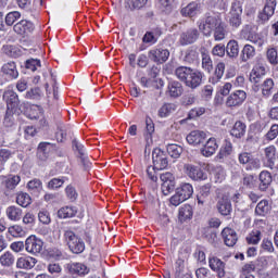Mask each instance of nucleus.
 I'll return each instance as SVG.
<instances>
[{"label":"nucleus","instance_id":"nucleus-52","mask_svg":"<svg viewBox=\"0 0 278 278\" xmlns=\"http://www.w3.org/2000/svg\"><path fill=\"white\" fill-rule=\"evenodd\" d=\"M8 232L12 237H24L25 236L24 228L22 226H18V225L10 226L8 228Z\"/></svg>","mask_w":278,"mask_h":278},{"label":"nucleus","instance_id":"nucleus-28","mask_svg":"<svg viewBox=\"0 0 278 278\" xmlns=\"http://www.w3.org/2000/svg\"><path fill=\"white\" fill-rule=\"evenodd\" d=\"M177 189L185 202L188 201V199H190L194 193L193 186L187 182L179 185Z\"/></svg>","mask_w":278,"mask_h":278},{"label":"nucleus","instance_id":"nucleus-18","mask_svg":"<svg viewBox=\"0 0 278 278\" xmlns=\"http://www.w3.org/2000/svg\"><path fill=\"white\" fill-rule=\"evenodd\" d=\"M36 257L29 256V255H24L21 257H17V269H24V270H30L35 268L36 266Z\"/></svg>","mask_w":278,"mask_h":278},{"label":"nucleus","instance_id":"nucleus-44","mask_svg":"<svg viewBox=\"0 0 278 278\" xmlns=\"http://www.w3.org/2000/svg\"><path fill=\"white\" fill-rule=\"evenodd\" d=\"M202 70L206 73H211L213 71V62L208 53L202 52Z\"/></svg>","mask_w":278,"mask_h":278},{"label":"nucleus","instance_id":"nucleus-6","mask_svg":"<svg viewBox=\"0 0 278 278\" xmlns=\"http://www.w3.org/2000/svg\"><path fill=\"white\" fill-rule=\"evenodd\" d=\"M247 100V92L244 90H236L226 98V108H240Z\"/></svg>","mask_w":278,"mask_h":278},{"label":"nucleus","instance_id":"nucleus-37","mask_svg":"<svg viewBox=\"0 0 278 278\" xmlns=\"http://www.w3.org/2000/svg\"><path fill=\"white\" fill-rule=\"evenodd\" d=\"M77 214V208L73 206H65L58 211V216L60 218H73Z\"/></svg>","mask_w":278,"mask_h":278},{"label":"nucleus","instance_id":"nucleus-10","mask_svg":"<svg viewBox=\"0 0 278 278\" xmlns=\"http://www.w3.org/2000/svg\"><path fill=\"white\" fill-rule=\"evenodd\" d=\"M277 7V1L276 0H266L263 11L260 12L258 14V20L261 23H266L267 21L270 20V17L275 14V10Z\"/></svg>","mask_w":278,"mask_h":278},{"label":"nucleus","instance_id":"nucleus-42","mask_svg":"<svg viewBox=\"0 0 278 278\" xmlns=\"http://www.w3.org/2000/svg\"><path fill=\"white\" fill-rule=\"evenodd\" d=\"M22 17V14L18 11L9 12L4 17V23L12 27V25Z\"/></svg>","mask_w":278,"mask_h":278},{"label":"nucleus","instance_id":"nucleus-49","mask_svg":"<svg viewBox=\"0 0 278 278\" xmlns=\"http://www.w3.org/2000/svg\"><path fill=\"white\" fill-rule=\"evenodd\" d=\"M232 152H233L232 143L226 141L225 146L220 148L218 156H219V159H224L226 156L231 155Z\"/></svg>","mask_w":278,"mask_h":278},{"label":"nucleus","instance_id":"nucleus-35","mask_svg":"<svg viewBox=\"0 0 278 278\" xmlns=\"http://www.w3.org/2000/svg\"><path fill=\"white\" fill-rule=\"evenodd\" d=\"M177 110V105L174 104V103H165L164 105H162L160 109H159V116L160 117H167L169 116L170 114H173L174 112H176Z\"/></svg>","mask_w":278,"mask_h":278},{"label":"nucleus","instance_id":"nucleus-54","mask_svg":"<svg viewBox=\"0 0 278 278\" xmlns=\"http://www.w3.org/2000/svg\"><path fill=\"white\" fill-rule=\"evenodd\" d=\"M148 2V0H132L131 4L130 2H126V9L130 10V11H135L136 9H141L146 5V3Z\"/></svg>","mask_w":278,"mask_h":278},{"label":"nucleus","instance_id":"nucleus-1","mask_svg":"<svg viewBox=\"0 0 278 278\" xmlns=\"http://www.w3.org/2000/svg\"><path fill=\"white\" fill-rule=\"evenodd\" d=\"M65 242H67L68 249L76 254L83 253L86 250L85 242L79 239L73 230H65Z\"/></svg>","mask_w":278,"mask_h":278},{"label":"nucleus","instance_id":"nucleus-31","mask_svg":"<svg viewBox=\"0 0 278 278\" xmlns=\"http://www.w3.org/2000/svg\"><path fill=\"white\" fill-rule=\"evenodd\" d=\"M211 189H212V186L210 184L203 185L200 188V192L197 195L199 204L203 205L207 201L211 194Z\"/></svg>","mask_w":278,"mask_h":278},{"label":"nucleus","instance_id":"nucleus-51","mask_svg":"<svg viewBox=\"0 0 278 278\" xmlns=\"http://www.w3.org/2000/svg\"><path fill=\"white\" fill-rule=\"evenodd\" d=\"M167 153L172 156V157H179L182 153V148L178 144H168L167 146Z\"/></svg>","mask_w":278,"mask_h":278},{"label":"nucleus","instance_id":"nucleus-21","mask_svg":"<svg viewBox=\"0 0 278 278\" xmlns=\"http://www.w3.org/2000/svg\"><path fill=\"white\" fill-rule=\"evenodd\" d=\"M202 78L203 76L201 72H197V70L192 68L191 72L189 73V78L185 85L191 89H195L199 86H201Z\"/></svg>","mask_w":278,"mask_h":278},{"label":"nucleus","instance_id":"nucleus-3","mask_svg":"<svg viewBox=\"0 0 278 278\" xmlns=\"http://www.w3.org/2000/svg\"><path fill=\"white\" fill-rule=\"evenodd\" d=\"M217 210L220 215L229 216L232 211V204L228 194H224L223 190H217Z\"/></svg>","mask_w":278,"mask_h":278},{"label":"nucleus","instance_id":"nucleus-2","mask_svg":"<svg viewBox=\"0 0 278 278\" xmlns=\"http://www.w3.org/2000/svg\"><path fill=\"white\" fill-rule=\"evenodd\" d=\"M222 21L219 15H208L205 21L199 25V28L204 36H211L212 31H215V28L217 25H220Z\"/></svg>","mask_w":278,"mask_h":278},{"label":"nucleus","instance_id":"nucleus-47","mask_svg":"<svg viewBox=\"0 0 278 278\" xmlns=\"http://www.w3.org/2000/svg\"><path fill=\"white\" fill-rule=\"evenodd\" d=\"M266 59L267 61L273 64L274 66H277L278 64V52L275 48H270L266 51Z\"/></svg>","mask_w":278,"mask_h":278},{"label":"nucleus","instance_id":"nucleus-53","mask_svg":"<svg viewBox=\"0 0 278 278\" xmlns=\"http://www.w3.org/2000/svg\"><path fill=\"white\" fill-rule=\"evenodd\" d=\"M65 195H67V199L71 202H76V200L78 198L76 188L73 187L72 185H68L67 187H65Z\"/></svg>","mask_w":278,"mask_h":278},{"label":"nucleus","instance_id":"nucleus-22","mask_svg":"<svg viewBox=\"0 0 278 278\" xmlns=\"http://www.w3.org/2000/svg\"><path fill=\"white\" fill-rule=\"evenodd\" d=\"M22 178L20 175H8L4 177L3 185L5 193L14 191L17 185L21 182Z\"/></svg>","mask_w":278,"mask_h":278},{"label":"nucleus","instance_id":"nucleus-7","mask_svg":"<svg viewBox=\"0 0 278 278\" xmlns=\"http://www.w3.org/2000/svg\"><path fill=\"white\" fill-rule=\"evenodd\" d=\"M152 162L156 169H165L168 166V159L165 151L160 148H155L152 151Z\"/></svg>","mask_w":278,"mask_h":278},{"label":"nucleus","instance_id":"nucleus-9","mask_svg":"<svg viewBox=\"0 0 278 278\" xmlns=\"http://www.w3.org/2000/svg\"><path fill=\"white\" fill-rule=\"evenodd\" d=\"M3 100L8 111H16L20 105L18 94L13 89H7L3 94Z\"/></svg>","mask_w":278,"mask_h":278},{"label":"nucleus","instance_id":"nucleus-60","mask_svg":"<svg viewBox=\"0 0 278 278\" xmlns=\"http://www.w3.org/2000/svg\"><path fill=\"white\" fill-rule=\"evenodd\" d=\"M23 224L28 225V227H33L36 224V215L34 213H26L23 217Z\"/></svg>","mask_w":278,"mask_h":278},{"label":"nucleus","instance_id":"nucleus-12","mask_svg":"<svg viewBox=\"0 0 278 278\" xmlns=\"http://www.w3.org/2000/svg\"><path fill=\"white\" fill-rule=\"evenodd\" d=\"M210 268L217 274L218 278H224L226 276V264L220 261L217 256H212L208 258Z\"/></svg>","mask_w":278,"mask_h":278},{"label":"nucleus","instance_id":"nucleus-36","mask_svg":"<svg viewBox=\"0 0 278 278\" xmlns=\"http://www.w3.org/2000/svg\"><path fill=\"white\" fill-rule=\"evenodd\" d=\"M256 55V50L254 47L247 43V46L243 47L241 51V61L247 62L251 59H253Z\"/></svg>","mask_w":278,"mask_h":278},{"label":"nucleus","instance_id":"nucleus-34","mask_svg":"<svg viewBox=\"0 0 278 278\" xmlns=\"http://www.w3.org/2000/svg\"><path fill=\"white\" fill-rule=\"evenodd\" d=\"M269 211H270V205L267 200H262L261 202L257 203V205L255 207V214L257 216H262V217L269 214Z\"/></svg>","mask_w":278,"mask_h":278},{"label":"nucleus","instance_id":"nucleus-38","mask_svg":"<svg viewBox=\"0 0 278 278\" xmlns=\"http://www.w3.org/2000/svg\"><path fill=\"white\" fill-rule=\"evenodd\" d=\"M14 262H15V256L11 252H4L2 255H0V264L4 268H11Z\"/></svg>","mask_w":278,"mask_h":278},{"label":"nucleus","instance_id":"nucleus-20","mask_svg":"<svg viewBox=\"0 0 278 278\" xmlns=\"http://www.w3.org/2000/svg\"><path fill=\"white\" fill-rule=\"evenodd\" d=\"M222 237L226 247H233L238 242L237 232L232 228H224L222 231Z\"/></svg>","mask_w":278,"mask_h":278},{"label":"nucleus","instance_id":"nucleus-26","mask_svg":"<svg viewBox=\"0 0 278 278\" xmlns=\"http://www.w3.org/2000/svg\"><path fill=\"white\" fill-rule=\"evenodd\" d=\"M276 153H277V150L275 146H268L264 149V155H265V159L267 160V166L269 168H273L275 166Z\"/></svg>","mask_w":278,"mask_h":278},{"label":"nucleus","instance_id":"nucleus-57","mask_svg":"<svg viewBox=\"0 0 278 278\" xmlns=\"http://www.w3.org/2000/svg\"><path fill=\"white\" fill-rule=\"evenodd\" d=\"M28 190L36 192L42 190V182L38 178H34L27 185Z\"/></svg>","mask_w":278,"mask_h":278},{"label":"nucleus","instance_id":"nucleus-27","mask_svg":"<svg viewBox=\"0 0 278 278\" xmlns=\"http://www.w3.org/2000/svg\"><path fill=\"white\" fill-rule=\"evenodd\" d=\"M245 134H247V124L241 121L236 122L230 131V135L236 138H242L245 136Z\"/></svg>","mask_w":278,"mask_h":278},{"label":"nucleus","instance_id":"nucleus-55","mask_svg":"<svg viewBox=\"0 0 278 278\" xmlns=\"http://www.w3.org/2000/svg\"><path fill=\"white\" fill-rule=\"evenodd\" d=\"M14 112L16 111L7 110L4 115V121H3L4 127L11 128L14 125V117H13Z\"/></svg>","mask_w":278,"mask_h":278},{"label":"nucleus","instance_id":"nucleus-29","mask_svg":"<svg viewBox=\"0 0 278 278\" xmlns=\"http://www.w3.org/2000/svg\"><path fill=\"white\" fill-rule=\"evenodd\" d=\"M193 217V210L190 204H185L178 211V219L179 222L184 223L186 220H189Z\"/></svg>","mask_w":278,"mask_h":278},{"label":"nucleus","instance_id":"nucleus-50","mask_svg":"<svg viewBox=\"0 0 278 278\" xmlns=\"http://www.w3.org/2000/svg\"><path fill=\"white\" fill-rule=\"evenodd\" d=\"M262 238V232L260 230H252V232L249 233L247 237V241L249 244H257L260 243V240Z\"/></svg>","mask_w":278,"mask_h":278},{"label":"nucleus","instance_id":"nucleus-8","mask_svg":"<svg viewBox=\"0 0 278 278\" xmlns=\"http://www.w3.org/2000/svg\"><path fill=\"white\" fill-rule=\"evenodd\" d=\"M184 170L186 175L192 180H205L207 178L206 174L194 164H185Z\"/></svg>","mask_w":278,"mask_h":278},{"label":"nucleus","instance_id":"nucleus-64","mask_svg":"<svg viewBox=\"0 0 278 278\" xmlns=\"http://www.w3.org/2000/svg\"><path fill=\"white\" fill-rule=\"evenodd\" d=\"M185 268V262L184 258H178V261L176 262V277L180 278L182 271Z\"/></svg>","mask_w":278,"mask_h":278},{"label":"nucleus","instance_id":"nucleus-43","mask_svg":"<svg viewBox=\"0 0 278 278\" xmlns=\"http://www.w3.org/2000/svg\"><path fill=\"white\" fill-rule=\"evenodd\" d=\"M16 203L22 207H27L31 204V197L27 193H17Z\"/></svg>","mask_w":278,"mask_h":278},{"label":"nucleus","instance_id":"nucleus-33","mask_svg":"<svg viewBox=\"0 0 278 278\" xmlns=\"http://www.w3.org/2000/svg\"><path fill=\"white\" fill-rule=\"evenodd\" d=\"M192 72V68L191 67H188V66H179L176 68L175 71V75L178 77V79L182 83H187L189 76H190V73Z\"/></svg>","mask_w":278,"mask_h":278},{"label":"nucleus","instance_id":"nucleus-15","mask_svg":"<svg viewBox=\"0 0 278 278\" xmlns=\"http://www.w3.org/2000/svg\"><path fill=\"white\" fill-rule=\"evenodd\" d=\"M1 75L9 79H15L18 77L20 73L15 62H7L1 67Z\"/></svg>","mask_w":278,"mask_h":278},{"label":"nucleus","instance_id":"nucleus-17","mask_svg":"<svg viewBox=\"0 0 278 278\" xmlns=\"http://www.w3.org/2000/svg\"><path fill=\"white\" fill-rule=\"evenodd\" d=\"M199 37V30L197 28H189L186 33L180 35L179 42L182 46L192 45Z\"/></svg>","mask_w":278,"mask_h":278},{"label":"nucleus","instance_id":"nucleus-61","mask_svg":"<svg viewBox=\"0 0 278 278\" xmlns=\"http://www.w3.org/2000/svg\"><path fill=\"white\" fill-rule=\"evenodd\" d=\"M39 220L45 224V225H49L51 222V217L48 211H40L39 212Z\"/></svg>","mask_w":278,"mask_h":278},{"label":"nucleus","instance_id":"nucleus-48","mask_svg":"<svg viewBox=\"0 0 278 278\" xmlns=\"http://www.w3.org/2000/svg\"><path fill=\"white\" fill-rule=\"evenodd\" d=\"M42 116V109L38 105H31L28 110V118L31 121H37V118Z\"/></svg>","mask_w":278,"mask_h":278},{"label":"nucleus","instance_id":"nucleus-25","mask_svg":"<svg viewBox=\"0 0 278 278\" xmlns=\"http://www.w3.org/2000/svg\"><path fill=\"white\" fill-rule=\"evenodd\" d=\"M5 215L9 220L18 222L23 217V210L16 206H9L5 210Z\"/></svg>","mask_w":278,"mask_h":278},{"label":"nucleus","instance_id":"nucleus-4","mask_svg":"<svg viewBox=\"0 0 278 278\" xmlns=\"http://www.w3.org/2000/svg\"><path fill=\"white\" fill-rule=\"evenodd\" d=\"M242 7L239 1L232 2L229 12V24L232 28H239L242 24Z\"/></svg>","mask_w":278,"mask_h":278},{"label":"nucleus","instance_id":"nucleus-24","mask_svg":"<svg viewBox=\"0 0 278 278\" xmlns=\"http://www.w3.org/2000/svg\"><path fill=\"white\" fill-rule=\"evenodd\" d=\"M67 269L71 274L75 275H87L89 273V268L83 263H71L67 265Z\"/></svg>","mask_w":278,"mask_h":278},{"label":"nucleus","instance_id":"nucleus-11","mask_svg":"<svg viewBox=\"0 0 278 278\" xmlns=\"http://www.w3.org/2000/svg\"><path fill=\"white\" fill-rule=\"evenodd\" d=\"M25 249L28 253L36 255L40 253L43 249V241L36 238V236H30L25 241Z\"/></svg>","mask_w":278,"mask_h":278},{"label":"nucleus","instance_id":"nucleus-63","mask_svg":"<svg viewBox=\"0 0 278 278\" xmlns=\"http://www.w3.org/2000/svg\"><path fill=\"white\" fill-rule=\"evenodd\" d=\"M39 97H40L39 88H34V89L28 90L25 96L26 99H30V100L38 99Z\"/></svg>","mask_w":278,"mask_h":278},{"label":"nucleus","instance_id":"nucleus-5","mask_svg":"<svg viewBox=\"0 0 278 278\" xmlns=\"http://www.w3.org/2000/svg\"><path fill=\"white\" fill-rule=\"evenodd\" d=\"M160 179L162 181V187H161L162 193L164 195L172 194L176 186L175 176L172 173L166 172L160 175Z\"/></svg>","mask_w":278,"mask_h":278},{"label":"nucleus","instance_id":"nucleus-56","mask_svg":"<svg viewBox=\"0 0 278 278\" xmlns=\"http://www.w3.org/2000/svg\"><path fill=\"white\" fill-rule=\"evenodd\" d=\"M278 137V124H273L270 129L266 132L265 139L268 141H273Z\"/></svg>","mask_w":278,"mask_h":278},{"label":"nucleus","instance_id":"nucleus-14","mask_svg":"<svg viewBox=\"0 0 278 278\" xmlns=\"http://www.w3.org/2000/svg\"><path fill=\"white\" fill-rule=\"evenodd\" d=\"M13 30L21 36H27L31 34L35 30V26L31 22H28L26 20H23L21 22H17L13 26Z\"/></svg>","mask_w":278,"mask_h":278},{"label":"nucleus","instance_id":"nucleus-59","mask_svg":"<svg viewBox=\"0 0 278 278\" xmlns=\"http://www.w3.org/2000/svg\"><path fill=\"white\" fill-rule=\"evenodd\" d=\"M206 109L203 106L194 108L189 111V118H197L205 114Z\"/></svg>","mask_w":278,"mask_h":278},{"label":"nucleus","instance_id":"nucleus-62","mask_svg":"<svg viewBox=\"0 0 278 278\" xmlns=\"http://www.w3.org/2000/svg\"><path fill=\"white\" fill-rule=\"evenodd\" d=\"M262 249L263 251H266L269 253H273L275 251L274 244L269 239H263Z\"/></svg>","mask_w":278,"mask_h":278},{"label":"nucleus","instance_id":"nucleus-32","mask_svg":"<svg viewBox=\"0 0 278 278\" xmlns=\"http://www.w3.org/2000/svg\"><path fill=\"white\" fill-rule=\"evenodd\" d=\"M226 54L231 59L238 58V55H239V45H238L237 40H230V41L227 42Z\"/></svg>","mask_w":278,"mask_h":278},{"label":"nucleus","instance_id":"nucleus-39","mask_svg":"<svg viewBox=\"0 0 278 278\" xmlns=\"http://www.w3.org/2000/svg\"><path fill=\"white\" fill-rule=\"evenodd\" d=\"M266 68L264 66H256L252 70L250 80L252 84H260L261 75H265Z\"/></svg>","mask_w":278,"mask_h":278},{"label":"nucleus","instance_id":"nucleus-16","mask_svg":"<svg viewBox=\"0 0 278 278\" xmlns=\"http://www.w3.org/2000/svg\"><path fill=\"white\" fill-rule=\"evenodd\" d=\"M219 144L215 137H211L202 147L201 152L203 156L210 157L218 150Z\"/></svg>","mask_w":278,"mask_h":278},{"label":"nucleus","instance_id":"nucleus-23","mask_svg":"<svg viewBox=\"0 0 278 278\" xmlns=\"http://www.w3.org/2000/svg\"><path fill=\"white\" fill-rule=\"evenodd\" d=\"M201 9V4L197 1L189 2L186 8L180 10V14L185 17L197 16L198 12Z\"/></svg>","mask_w":278,"mask_h":278},{"label":"nucleus","instance_id":"nucleus-41","mask_svg":"<svg viewBox=\"0 0 278 278\" xmlns=\"http://www.w3.org/2000/svg\"><path fill=\"white\" fill-rule=\"evenodd\" d=\"M75 147L78 150L80 162L85 168H89L91 166V162L89 161L88 155L86 154V151L83 146H79L77 142H75Z\"/></svg>","mask_w":278,"mask_h":278},{"label":"nucleus","instance_id":"nucleus-46","mask_svg":"<svg viewBox=\"0 0 278 278\" xmlns=\"http://www.w3.org/2000/svg\"><path fill=\"white\" fill-rule=\"evenodd\" d=\"M274 89V80L271 78H267L263 81L262 91L264 97H269Z\"/></svg>","mask_w":278,"mask_h":278},{"label":"nucleus","instance_id":"nucleus-13","mask_svg":"<svg viewBox=\"0 0 278 278\" xmlns=\"http://www.w3.org/2000/svg\"><path fill=\"white\" fill-rule=\"evenodd\" d=\"M170 52L166 49H152L148 53V58L155 63H164L168 60Z\"/></svg>","mask_w":278,"mask_h":278},{"label":"nucleus","instance_id":"nucleus-58","mask_svg":"<svg viewBox=\"0 0 278 278\" xmlns=\"http://www.w3.org/2000/svg\"><path fill=\"white\" fill-rule=\"evenodd\" d=\"M184 202H186L184 197L179 193L178 189H176V194L169 199V203L174 206H179Z\"/></svg>","mask_w":278,"mask_h":278},{"label":"nucleus","instance_id":"nucleus-40","mask_svg":"<svg viewBox=\"0 0 278 278\" xmlns=\"http://www.w3.org/2000/svg\"><path fill=\"white\" fill-rule=\"evenodd\" d=\"M260 189L265 191L269 188V184L271 182V175L268 172H262L260 174Z\"/></svg>","mask_w":278,"mask_h":278},{"label":"nucleus","instance_id":"nucleus-45","mask_svg":"<svg viewBox=\"0 0 278 278\" xmlns=\"http://www.w3.org/2000/svg\"><path fill=\"white\" fill-rule=\"evenodd\" d=\"M225 36H226V28H225V24L222 21L219 22V25H217L214 30L215 41H223Z\"/></svg>","mask_w":278,"mask_h":278},{"label":"nucleus","instance_id":"nucleus-19","mask_svg":"<svg viewBox=\"0 0 278 278\" xmlns=\"http://www.w3.org/2000/svg\"><path fill=\"white\" fill-rule=\"evenodd\" d=\"M206 139V134L201 130H193L189 132L187 136V141L192 147H199V144L203 143Z\"/></svg>","mask_w":278,"mask_h":278},{"label":"nucleus","instance_id":"nucleus-30","mask_svg":"<svg viewBox=\"0 0 278 278\" xmlns=\"http://www.w3.org/2000/svg\"><path fill=\"white\" fill-rule=\"evenodd\" d=\"M184 87L179 81H173L168 85V94L172 98H179L182 96Z\"/></svg>","mask_w":278,"mask_h":278}]
</instances>
